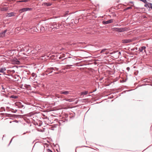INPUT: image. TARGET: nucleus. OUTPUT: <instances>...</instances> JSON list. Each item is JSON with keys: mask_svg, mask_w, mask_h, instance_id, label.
Returning a JSON list of instances; mask_svg holds the SVG:
<instances>
[{"mask_svg": "<svg viewBox=\"0 0 152 152\" xmlns=\"http://www.w3.org/2000/svg\"><path fill=\"white\" fill-rule=\"evenodd\" d=\"M32 9L31 8H25L21 9L19 10V12L20 13H21L24 12H26L28 11H30L32 10Z\"/></svg>", "mask_w": 152, "mask_h": 152, "instance_id": "1", "label": "nucleus"}, {"mask_svg": "<svg viewBox=\"0 0 152 152\" xmlns=\"http://www.w3.org/2000/svg\"><path fill=\"white\" fill-rule=\"evenodd\" d=\"M15 105L19 108H22L23 105L21 103L19 102H16L15 103Z\"/></svg>", "mask_w": 152, "mask_h": 152, "instance_id": "2", "label": "nucleus"}, {"mask_svg": "<svg viewBox=\"0 0 152 152\" xmlns=\"http://www.w3.org/2000/svg\"><path fill=\"white\" fill-rule=\"evenodd\" d=\"M146 47L145 46H142L141 47H140L139 48V51L140 52H143V51L144 50V52L145 53H146V51L145 50Z\"/></svg>", "mask_w": 152, "mask_h": 152, "instance_id": "3", "label": "nucleus"}, {"mask_svg": "<svg viewBox=\"0 0 152 152\" xmlns=\"http://www.w3.org/2000/svg\"><path fill=\"white\" fill-rule=\"evenodd\" d=\"M23 87V88L24 89H26L28 90H30L31 89V86L30 85L25 84L24 85Z\"/></svg>", "mask_w": 152, "mask_h": 152, "instance_id": "4", "label": "nucleus"}, {"mask_svg": "<svg viewBox=\"0 0 152 152\" xmlns=\"http://www.w3.org/2000/svg\"><path fill=\"white\" fill-rule=\"evenodd\" d=\"M113 19H110L107 21H103V23L104 24H107L113 22Z\"/></svg>", "mask_w": 152, "mask_h": 152, "instance_id": "5", "label": "nucleus"}, {"mask_svg": "<svg viewBox=\"0 0 152 152\" xmlns=\"http://www.w3.org/2000/svg\"><path fill=\"white\" fill-rule=\"evenodd\" d=\"M70 92L68 91H61L60 92V94H64V95H67L70 94Z\"/></svg>", "mask_w": 152, "mask_h": 152, "instance_id": "6", "label": "nucleus"}, {"mask_svg": "<svg viewBox=\"0 0 152 152\" xmlns=\"http://www.w3.org/2000/svg\"><path fill=\"white\" fill-rule=\"evenodd\" d=\"M132 42L131 39H124L122 40V42L124 43H126Z\"/></svg>", "mask_w": 152, "mask_h": 152, "instance_id": "7", "label": "nucleus"}, {"mask_svg": "<svg viewBox=\"0 0 152 152\" xmlns=\"http://www.w3.org/2000/svg\"><path fill=\"white\" fill-rule=\"evenodd\" d=\"M7 30H4L3 32L0 34V37H3L5 36V34L7 31Z\"/></svg>", "mask_w": 152, "mask_h": 152, "instance_id": "8", "label": "nucleus"}, {"mask_svg": "<svg viewBox=\"0 0 152 152\" xmlns=\"http://www.w3.org/2000/svg\"><path fill=\"white\" fill-rule=\"evenodd\" d=\"M6 69L5 67H3L0 68V73H4L6 71Z\"/></svg>", "mask_w": 152, "mask_h": 152, "instance_id": "9", "label": "nucleus"}, {"mask_svg": "<svg viewBox=\"0 0 152 152\" xmlns=\"http://www.w3.org/2000/svg\"><path fill=\"white\" fill-rule=\"evenodd\" d=\"M145 6L146 7L151 8V9H152V4L151 3H148L146 4H145Z\"/></svg>", "mask_w": 152, "mask_h": 152, "instance_id": "10", "label": "nucleus"}, {"mask_svg": "<svg viewBox=\"0 0 152 152\" xmlns=\"http://www.w3.org/2000/svg\"><path fill=\"white\" fill-rule=\"evenodd\" d=\"M7 16H8L9 17H11L13 16H14V13L13 12H12L10 13H8L7 14Z\"/></svg>", "mask_w": 152, "mask_h": 152, "instance_id": "11", "label": "nucleus"}, {"mask_svg": "<svg viewBox=\"0 0 152 152\" xmlns=\"http://www.w3.org/2000/svg\"><path fill=\"white\" fill-rule=\"evenodd\" d=\"M13 62L14 63L17 64H20V62L17 59L14 60Z\"/></svg>", "mask_w": 152, "mask_h": 152, "instance_id": "12", "label": "nucleus"}, {"mask_svg": "<svg viewBox=\"0 0 152 152\" xmlns=\"http://www.w3.org/2000/svg\"><path fill=\"white\" fill-rule=\"evenodd\" d=\"M116 29L117 30L116 31L120 32H122L124 30L123 28H116Z\"/></svg>", "mask_w": 152, "mask_h": 152, "instance_id": "13", "label": "nucleus"}, {"mask_svg": "<svg viewBox=\"0 0 152 152\" xmlns=\"http://www.w3.org/2000/svg\"><path fill=\"white\" fill-rule=\"evenodd\" d=\"M41 31L42 32H43L45 30V28L44 26H41L40 28Z\"/></svg>", "mask_w": 152, "mask_h": 152, "instance_id": "14", "label": "nucleus"}, {"mask_svg": "<svg viewBox=\"0 0 152 152\" xmlns=\"http://www.w3.org/2000/svg\"><path fill=\"white\" fill-rule=\"evenodd\" d=\"M88 91H84L82 92L81 93V94L82 95H86L88 93Z\"/></svg>", "mask_w": 152, "mask_h": 152, "instance_id": "15", "label": "nucleus"}, {"mask_svg": "<svg viewBox=\"0 0 152 152\" xmlns=\"http://www.w3.org/2000/svg\"><path fill=\"white\" fill-rule=\"evenodd\" d=\"M107 50V49H104L102 50L100 52V53H105V51Z\"/></svg>", "mask_w": 152, "mask_h": 152, "instance_id": "16", "label": "nucleus"}, {"mask_svg": "<svg viewBox=\"0 0 152 152\" xmlns=\"http://www.w3.org/2000/svg\"><path fill=\"white\" fill-rule=\"evenodd\" d=\"M31 76L34 77H36L37 76L36 74L34 73H32L31 74Z\"/></svg>", "mask_w": 152, "mask_h": 152, "instance_id": "17", "label": "nucleus"}, {"mask_svg": "<svg viewBox=\"0 0 152 152\" xmlns=\"http://www.w3.org/2000/svg\"><path fill=\"white\" fill-rule=\"evenodd\" d=\"M44 4L45 5L47 6H50L51 4L49 3H44Z\"/></svg>", "mask_w": 152, "mask_h": 152, "instance_id": "18", "label": "nucleus"}, {"mask_svg": "<svg viewBox=\"0 0 152 152\" xmlns=\"http://www.w3.org/2000/svg\"><path fill=\"white\" fill-rule=\"evenodd\" d=\"M131 8H132V7H128L127 8H126L124 10H128L130 9H131Z\"/></svg>", "mask_w": 152, "mask_h": 152, "instance_id": "19", "label": "nucleus"}, {"mask_svg": "<svg viewBox=\"0 0 152 152\" xmlns=\"http://www.w3.org/2000/svg\"><path fill=\"white\" fill-rule=\"evenodd\" d=\"M65 100L66 101H68L69 102H71L72 101V100H71V99H65Z\"/></svg>", "mask_w": 152, "mask_h": 152, "instance_id": "20", "label": "nucleus"}, {"mask_svg": "<svg viewBox=\"0 0 152 152\" xmlns=\"http://www.w3.org/2000/svg\"><path fill=\"white\" fill-rule=\"evenodd\" d=\"M55 23H54V24H55ZM55 26H54V28H56L58 29L59 28V26H55V24L54 25Z\"/></svg>", "mask_w": 152, "mask_h": 152, "instance_id": "21", "label": "nucleus"}, {"mask_svg": "<svg viewBox=\"0 0 152 152\" xmlns=\"http://www.w3.org/2000/svg\"><path fill=\"white\" fill-rule=\"evenodd\" d=\"M55 96L56 97H57L58 98H59L60 97V96H59V95L57 94H55Z\"/></svg>", "mask_w": 152, "mask_h": 152, "instance_id": "22", "label": "nucleus"}, {"mask_svg": "<svg viewBox=\"0 0 152 152\" xmlns=\"http://www.w3.org/2000/svg\"><path fill=\"white\" fill-rule=\"evenodd\" d=\"M12 97L13 98H17V97L16 96H12Z\"/></svg>", "mask_w": 152, "mask_h": 152, "instance_id": "23", "label": "nucleus"}, {"mask_svg": "<svg viewBox=\"0 0 152 152\" xmlns=\"http://www.w3.org/2000/svg\"><path fill=\"white\" fill-rule=\"evenodd\" d=\"M47 152H53L50 149H47Z\"/></svg>", "mask_w": 152, "mask_h": 152, "instance_id": "24", "label": "nucleus"}, {"mask_svg": "<svg viewBox=\"0 0 152 152\" xmlns=\"http://www.w3.org/2000/svg\"><path fill=\"white\" fill-rule=\"evenodd\" d=\"M109 53V52L108 51H107V50L105 51V53L106 54H108Z\"/></svg>", "mask_w": 152, "mask_h": 152, "instance_id": "25", "label": "nucleus"}, {"mask_svg": "<svg viewBox=\"0 0 152 152\" xmlns=\"http://www.w3.org/2000/svg\"><path fill=\"white\" fill-rule=\"evenodd\" d=\"M126 69H127V70L128 71H129V69H130V68H129V67H127V68H126Z\"/></svg>", "mask_w": 152, "mask_h": 152, "instance_id": "26", "label": "nucleus"}, {"mask_svg": "<svg viewBox=\"0 0 152 152\" xmlns=\"http://www.w3.org/2000/svg\"><path fill=\"white\" fill-rule=\"evenodd\" d=\"M28 0H23V2H27Z\"/></svg>", "mask_w": 152, "mask_h": 152, "instance_id": "27", "label": "nucleus"}, {"mask_svg": "<svg viewBox=\"0 0 152 152\" xmlns=\"http://www.w3.org/2000/svg\"><path fill=\"white\" fill-rule=\"evenodd\" d=\"M18 2H23V0H21V1H18Z\"/></svg>", "mask_w": 152, "mask_h": 152, "instance_id": "28", "label": "nucleus"}, {"mask_svg": "<svg viewBox=\"0 0 152 152\" xmlns=\"http://www.w3.org/2000/svg\"><path fill=\"white\" fill-rule=\"evenodd\" d=\"M34 30H35V31H37L36 30V28H34Z\"/></svg>", "mask_w": 152, "mask_h": 152, "instance_id": "29", "label": "nucleus"}, {"mask_svg": "<svg viewBox=\"0 0 152 152\" xmlns=\"http://www.w3.org/2000/svg\"><path fill=\"white\" fill-rule=\"evenodd\" d=\"M52 72V71H51L50 72V73H51V72Z\"/></svg>", "mask_w": 152, "mask_h": 152, "instance_id": "30", "label": "nucleus"}, {"mask_svg": "<svg viewBox=\"0 0 152 152\" xmlns=\"http://www.w3.org/2000/svg\"><path fill=\"white\" fill-rule=\"evenodd\" d=\"M48 30L49 31L50 30L49 29H48Z\"/></svg>", "mask_w": 152, "mask_h": 152, "instance_id": "31", "label": "nucleus"}, {"mask_svg": "<svg viewBox=\"0 0 152 152\" xmlns=\"http://www.w3.org/2000/svg\"><path fill=\"white\" fill-rule=\"evenodd\" d=\"M46 30H47V29L46 28Z\"/></svg>", "mask_w": 152, "mask_h": 152, "instance_id": "32", "label": "nucleus"}]
</instances>
